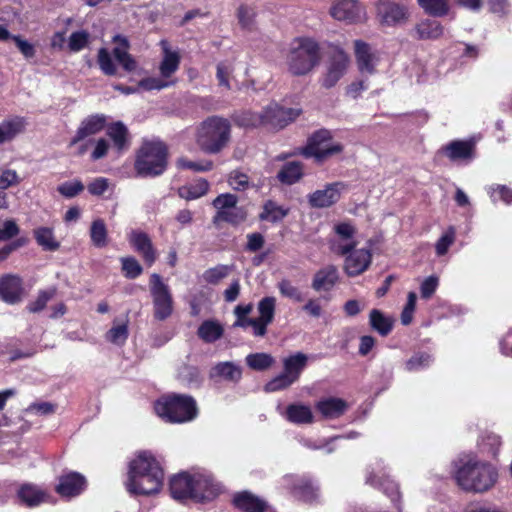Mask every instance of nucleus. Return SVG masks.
I'll use <instances>...</instances> for the list:
<instances>
[{
  "label": "nucleus",
  "instance_id": "1",
  "mask_svg": "<svg viewBox=\"0 0 512 512\" xmlns=\"http://www.w3.org/2000/svg\"><path fill=\"white\" fill-rule=\"evenodd\" d=\"M163 480L158 461L150 452L143 451L130 462L126 488L131 494H154L162 488Z\"/></svg>",
  "mask_w": 512,
  "mask_h": 512
},
{
  "label": "nucleus",
  "instance_id": "2",
  "mask_svg": "<svg viewBox=\"0 0 512 512\" xmlns=\"http://www.w3.org/2000/svg\"><path fill=\"white\" fill-rule=\"evenodd\" d=\"M455 479L462 489L469 492L483 493L496 484L498 471L487 462L469 459L457 468Z\"/></svg>",
  "mask_w": 512,
  "mask_h": 512
},
{
  "label": "nucleus",
  "instance_id": "3",
  "mask_svg": "<svg viewBox=\"0 0 512 512\" xmlns=\"http://www.w3.org/2000/svg\"><path fill=\"white\" fill-rule=\"evenodd\" d=\"M230 130L228 120L217 116L209 117L198 126L195 141L203 152L216 154L228 144Z\"/></svg>",
  "mask_w": 512,
  "mask_h": 512
},
{
  "label": "nucleus",
  "instance_id": "4",
  "mask_svg": "<svg viewBox=\"0 0 512 512\" xmlns=\"http://www.w3.org/2000/svg\"><path fill=\"white\" fill-rule=\"evenodd\" d=\"M156 414L169 423H185L196 418V402L186 395L163 396L154 405Z\"/></svg>",
  "mask_w": 512,
  "mask_h": 512
},
{
  "label": "nucleus",
  "instance_id": "5",
  "mask_svg": "<svg viewBox=\"0 0 512 512\" xmlns=\"http://www.w3.org/2000/svg\"><path fill=\"white\" fill-rule=\"evenodd\" d=\"M318 43L310 38H297L287 56L288 69L293 75H306L320 62Z\"/></svg>",
  "mask_w": 512,
  "mask_h": 512
},
{
  "label": "nucleus",
  "instance_id": "6",
  "mask_svg": "<svg viewBox=\"0 0 512 512\" xmlns=\"http://www.w3.org/2000/svg\"><path fill=\"white\" fill-rule=\"evenodd\" d=\"M300 114L299 109L285 108L282 105L272 102L265 106L260 113L245 112L240 122L244 126H270L283 128L294 121Z\"/></svg>",
  "mask_w": 512,
  "mask_h": 512
},
{
  "label": "nucleus",
  "instance_id": "7",
  "mask_svg": "<svg viewBox=\"0 0 512 512\" xmlns=\"http://www.w3.org/2000/svg\"><path fill=\"white\" fill-rule=\"evenodd\" d=\"M167 165V150L160 141H145L138 151L135 169L141 176L161 175Z\"/></svg>",
  "mask_w": 512,
  "mask_h": 512
},
{
  "label": "nucleus",
  "instance_id": "8",
  "mask_svg": "<svg viewBox=\"0 0 512 512\" xmlns=\"http://www.w3.org/2000/svg\"><path fill=\"white\" fill-rule=\"evenodd\" d=\"M342 150L343 146L333 140L331 132L322 129L309 137L306 146L302 149V154L307 158H314L320 163L340 154Z\"/></svg>",
  "mask_w": 512,
  "mask_h": 512
},
{
  "label": "nucleus",
  "instance_id": "9",
  "mask_svg": "<svg viewBox=\"0 0 512 512\" xmlns=\"http://www.w3.org/2000/svg\"><path fill=\"white\" fill-rule=\"evenodd\" d=\"M357 228L351 221H340L334 224L329 239V249L341 257L358 247Z\"/></svg>",
  "mask_w": 512,
  "mask_h": 512
},
{
  "label": "nucleus",
  "instance_id": "10",
  "mask_svg": "<svg viewBox=\"0 0 512 512\" xmlns=\"http://www.w3.org/2000/svg\"><path fill=\"white\" fill-rule=\"evenodd\" d=\"M238 198L230 193H225L217 196L212 204L216 209V214L213 218V223L227 222L237 225L245 221L247 212L244 207L238 206Z\"/></svg>",
  "mask_w": 512,
  "mask_h": 512
},
{
  "label": "nucleus",
  "instance_id": "11",
  "mask_svg": "<svg viewBox=\"0 0 512 512\" xmlns=\"http://www.w3.org/2000/svg\"><path fill=\"white\" fill-rule=\"evenodd\" d=\"M150 292L153 299L154 317L160 321L170 317L173 312V298L168 285L156 273L150 277Z\"/></svg>",
  "mask_w": 512,
  "mask_h": 512
},
{
  "label": "nucleus",
  "instance_id": "12",
  "mask_svg": "<svg viewBox=\"0 0 512 512\" xmlns=\"http://www.w3.org/2000/svg\"><path fill=\"white\" fill-rule=\"evenodd\" d=\"M329 15L347 24L362 23L367 19L364 7L357 0H333Z\"/></svg>",
  "mask_w": 512,
  "mask_h": 512
},
{
  "label": "nucleus",
  "instance_id": "13",
  "mask_svg": "<svg viewBox=\"0 0 512 512\" xmlns=\"http://www.w3.org/2000/svg\"><path fill=\"white\" fill-rule=\"evenodd\" d=\"M350 65V58L346 52L339 49L328 59L325 72L321 77V85L330 89L346 74Z\"/></svg>",
  "mask_w": 512,
  "mask_h": 512
},
{
  "label": "nucleus",
  "instance_id": "14",
  "mask_svg": "<svg viewBox=\"0 0 512 512\" xmlns=\"http://www.w3.org/2000/svg\"><path fill=\"white\" fill-rule=\"evenodd\" d=\"M346 189L343 182H333L324 185L307 195V200L312 208H329L336 204Z\"/></svg>",
  "mask_w": 512,
  "mask_h": 512
},
{
  "label": "nucleus",
  "instance_id": "15",
  "mask_svg": "<svg viewBox=\"0 0 512 512\" xmlns=\"http://www.w3.org/2000/svg\"><path fill=\"white\" fill-rule=\"evenodd\" d=\"M341 257L343 258L342 269L348 277L363 274L372 263V251L367 247H356Z\"/></svg>",
  "mask_w": 512,
  "mask_h": 512
},
{
  "label": "nucleus",
  "instance_id": "16",
  "mask_svg": "<svg viewBox=\"0 0 512 512\" xmlns=\"http://www.w3.org/2000/svg\"><path fill=\"white\" fill-rule=\"evenodd\" d=\"M222 491V486L209 474L194 473L193 497L198 502L216 498Z\"/></svg>",
  "mask_w": 512,
  "mask_h": 512
},
{
  "label": "nucleus",
  "instance_id": "17",
  "mask_svg": "<svg viewBox=\"0 0 512 512\" xmlns=\"http://www.w3.org/2000/svg\"><path fill=\"white\" fill-rule=\"evenodd\" d=\"M377 15L383 25L395 26L405 23L409 13L405 5L383 1L377 6Z\"/></svg>",
  "mask_w": 512,
  "mask_h": 512
},
{
  "label": "nucleus",
  "instance_id": "18",
  "mask_svg": "<svg viewBox=\"0 0 512 512\" xmlns=\"http://www.w3.org/2000/svg\"><path fill=\"white\" fill-rule=\"evenodd\" d=\"M354 52L357 67L362 74L371 75L376 72L379 56L369 44L362 40H356L354 42Z\"/></svg>",
  "mask_w": 512,
  "mask_h": 512
},
{
  "label": "nucleus",
  "instance_id": "19",
  "mask_svg": "<svg viewBox=\"0 0 512 512\" xmlns=\"http://www.w3.org/2000/svg\"><path fill=\"white\" fill-rule=\"evenodd\" d=\"M22 280L14 274L0 277V299L7 304H16L22 297Z\"/></svg>",
  "mask_w": 512,
  "mask_h": 512
},
{
  "label": "nucleus",
  "instance_id": "20",
  "mask_svg": "<svg viewBox=\"0 0 512 512\" xmlns=\"http://www.w3.org/2000/svg\"><path fill=\"white\" fill-rule=\"evenodd\" d=\"M86 487V480L83 475L77 472H70L59 478L56 492L65 498L79 495Z\"/></svg>",
  "mask_w": 512,
  "mask_h": 512
},
{
  "label": "nucleus",
  "instance_id": "21",
  "mask_svg": "<svg viewBox=\"0 0 512 512\" xmlns=\"http://www.w3.org/2000/svg\"><path fill=\"white\" fill-rule=\"evenodd\" d=\"M194 474L180 473L170 480V492L176 500L192 499Z\"/></svg>",
  "mask_w": 512,
  "mask_h": 512
},
{
  "label": "nucleus",
  "instance_id": "22",
  "mask_svg": "<svg viewBox=\"0 0 512 512\" xmlns=\"http://www.w3.org/2000/svg\"><path fill=\"white\" fill-rule=\"evenodd\" d=\"M106 125V116L102 114L91 115L85 118L77 129L76 135L71 140L70 145L82 141L83 139L95 135L103 130Z\"/></svg>",
  "mask_w": 512,
  "mask_h": 512
},
{
  "label": "nucleus",
  "instance_id": "23",
  "mask_svg": "<svg viewBox=\"0 0 512 512\" xmlns=\"http://www.w3.org/2000/svg\"><path fill=\"white\" fill-rule=\"evenodd\" d=\"M17 497L27 507H36L47 501L48 494L41 487L32 483H23L17 490Z\"/></svg>",
  "mask_w": 512,
  "mask_h": 512
},
{
  "label": "nucleus",
  "instance_id": "24",
  "mask_svg": "<svg viewBox=\"0 0 512 512\" xmlns=\"http://www.w3.org/2000/svg\"><path fill=\"white\" fill-rule=\"evenodd\" d=\"M129 242L135 250L142 255L145 262L151 266L156 260V252L152 246V242L146 233L140 231H132L129 235Z\"/></svg>",
  "mask_w": 512,
  "mask_h": 512
},
{
  "label": "nucleus",
  "instance_id": "25",
  "mask_svg": "<svg viewBox=\"0 0 512 512\" xmlns=\"http://www.w3.org/2000/svg\"><path fill=\"white\" fill-rule=\"evenodd\" d=\"M339 281V271L334 265H327L318 270L312 281L315 291H330Z\"/></svg>",
  "mask_w": 512,
  "mask_h": 512
},
{
  "label": "nucleus",
  "instance_id": "26",
  "mask_svg": "<svg viewBox=\"0 0 512 512\" xmlns=\"http://www.w3.org/2000/svg\"><path fill=\"white\" fill-rule=\"evenodd\" d=\"M276 307V299L274 297H265L258 303L259 317L258 336H264L267 332V326L273 321Z\"/></svg>",
  "mask_w": 512,
  "mask_h": 512
},
{
  "label": "nucleus",
  "instance_id": "27",
  "mask_svg": "<svg viewBox=\"0 0 512 512\" xmlns=\"http://www.w3.org/2000/svg\"><path fill=\"white\" fill-rule=\"evenodd\" d=\"M163 50V59L160 63V74L163 78L170 77L173 73L178 70L180 63V55L178 51L172 50L169 43L165 40L160 42Z\"/></svg>",
  "mask_w": 512,
  "mask_h": 512
},
{
  "label": "nucleus",
  "instance_id": "28",
  "mask_svg": "<svg viewBox=\"0 0 512 512\" xmlns=\"http://www.w3.org/2000/svg\"><path fill=\"white\" fill-rule=\"evenodd\" d=\"M348 405L340 398L329 397L317 402L316 409L326 419H335L340 417L346 411Z\"/></svg>",
  "mask_w": 512,
  "mask_h": 512
},
{
  "label": "nucleus",
  "instance_id": "29",
  "mask_svg": "<svg viewBox=\"0 0 512 512\" xmlns=\"http://www.w3.org/2000/svg\"><path fill=\"white\" fill-rule=\"evenodd\" d=\"M113 40L116 44V47L113 49V55L115 59L126 71H134L137 67V64L134 58L128 53V40L120 35H116Z\"/></svg>",
  "mask_w": 512,
  "mask_h": 512
},
{
  "label": "nucleus",
  "instance_id": "30",
  "mask_svg": "<svg viewBox=\"0 0 512 512\" xmlns=\"http://www.w3.org/2000/svg\"><path fill=\"white\" fill-rule=\"evenodd\" d=\"M366 481L372 486L381 488L392 501H397L400 498L398 484L389 479L386 475L382 474L380 476L373 472L367 477Z\"/></svg>",
  "mask_w": 512,
  "mask_h": 512
},
{
  "label": "nucleus",
  "instance_id": "31",
  "mask_svg": "<svg viewBox=\"0 0 512 512\" xmlns=\"http://www.w3.org/2000/svg\"><path fill=\"white\" fill-rule=\"evenodd\" d=\"M234 504L245 512H263L266 503L249 492H241L234 497Z\"/></svg>",
  "mask_w": 512,
  "mask_h": 512
},
{
  "label": "nucleus",
  "instance_id": "32",
  "mask_svg": "<svg viewBox=\"0 0 512 512\" xmlns=\"http://www.w3.org/2000/svg\"><path fill=\"white\" fill-rule=\"evenodd\" d=\"M308 362V356L298 352L283 360L284 372L296 382Z\"/></svg>",
  "mask_w": 512,
  "mask_h": 512
},
{
  "label": "nucleus",
  "instance_id": "33",
  "mask_svg": "<svg viewBox=\"0 0 512 512\" xmlns=\"http://www.w3.org/2000/svg\"><path fill=\"white\" fill-rule=\"evenodd\" d=\"M37 244L45 251H56L60 247V242L56 239L52 227L41 226L33 231Z\"/></svg>",
  "mask_w": 512,
  "mask_h": 512
},
{
  "label": "nucleus",
  "instance_id": "34",
  "mask_svg": "<svg viewBox=\"0 0 512 512\" xmlns=\"http://www.w3.org/2000/svg\"><path fill=\"white\" fill-rule=\"evenodd\" d=\"M415 31L421 40H435L443 34V26L436 20L426 19L419 22Z\"/></svg>",
  "mask_w": 512,
  "mask_h": 512
},
{
  "label": "nucleus",
  "instance_id": "35",
  "mask_svg": "<svg viewBox=\"0 0 512 512\" xmlns=\"http://www.w3.org/2000/svg\"><path fill=\"white\" fill-rule=\"evenodd\" d=\"M286 418L296 424H310L314 420L312 410L304 404H291L286 409Z\"/></svg>",
  "mask_w": 512,
  "mask_h": 512
},
{
  "label": "nucleus",
  "instance_id": "36",
  "mask_svg": "<svg viewBox=\"0 0 512 512\" xmlns=\"http://www.w3.org/2000/svg\"><path fill=\"white\" fill-rule=\"evenodd\" d=\"M207 180L200 178L190 185L182 186L178 189V195L185 200H195L204 196L209 190Z\"/></svg>",
  "mask_w": 512,
  "mask_h": 512
},
{
  "label": "nucleus",
  "instance_id": "37",
  "mask_svg": "<svg viewBox=\"0 0 512 512\" xmlns=\"http://www.w3.org/2000/svg\"><path fill=\"white\" fill-rule=\"evenodd\" d=\"M107 135L113 141V146L122 152L128 145V129L122 122H115L108 126Z\"/></svg>",
  "mask_w": 512,
  "mask_h": 512
},
{
  "label": "nucleus",
  "instance_id": "38",
  "mask_svg": "<svg viewBox=\"0 0 512 512\" xmlns=\"http://www.w3.org/2000/svg\"><path fill=\"white\" fill-rule=\"evenodd\" d=\"M445 152L452 161L472 158L473 144L469 141H452L445 147Z\"/></svg>",
  "mask_w": 512,
  "mask_h": 512
},
{
  "label": "nucleus",
  "instance_id": "39",
  "mask_svg": "<svg viewBox=\"0 0 512 512\" xmlns=\"http://www.w3.org/2000/svg\"><path fill=\"white\" fill-rule=\"evenodd\" d=\"M224 329L222 325L215 320H206L198 328V336L206 343H213L220 339Z\"/></svg>",
  "mask_w": 512,
  "mask_h": 512
},
{
  "label": "nucleus",
  "instance_id": "40",
  "mask_svg": "<svg viewBox=\"0 0 512 512\" xmlns=\"http://www.w3.org/2000/svg\"><path fill=\"white\" fill-rule=\"evenodd\" d=\"M91 243L97 248H104L109 243L107 226L103 219H96L90 226Z\"/></svg>",
  "mask_w": 512,
  "mask_h": 512
},
{
  "label": "nucleus",
  "instance_id": "41",
  "mask_svg": "<svg viewBox=\"0 0 512 512\" xmlns=\"http://www.w3.org/2000/svg\"><path fill=\"white\" fill-rule=\"evenodd\" d=\"M369 323L371 327L380 335L386 336L393 327V319L384 315L380 310L373 309L369 315Z\"/></svg>",
  "mask_w": 512,
  "mask_h": 512
},
{
  "label": "nucleus",
  "instance_id": "42",
  "mask_svg": "<svg viewBox=\"0 0 512 512\" xmlns=\"http://www.w3.org/2000/svg\"><path fill=\"white\" fill-rule=\"evenodd\" d=\"M24 127L25 122L19 117L4 121L0 124V143L12 140L24 130Z\"/></svg>",
  "mask_w": 512,
  "mask_h": 512
},
{
  "label": "nucleus",
  "instance_id": "43",
  "mask_svg": "<svg viewBox=\"0 0 512 512\" xmlns=\"http://www.w3.org/2000/svg\"><path fill=\"white\" fill-rule=\"evenodd\" d=\"M288 214V209L278 205L274 201H267L263 205V210L259 215L262 221L278 222L281 221Z\"/></svg>",
  "mask_w": 512,
  "mask_h": 512
},
{
  "label": "nucleus",
  "instance_id": "44",
  "mask_svg": "<svg viewBox=\"0 0 512 512\" xmlns=\"http://www.w3.org/2000/svg\"><path fill=\"white\" fill-rule=\"evenodd\" d=\"M303 175V167L299 162H289L279 171L278 178L286 184L297 182Z\"/></svg>",
  "mask_w": 512,
  "mask_h": 512
},
{
  "label": "nucleus",
  "instance_id": "45",
  "mask_svg": "<svg viewBox=\"0 0 512 512\" xmlns=\"http://www.w3.org/2000/svg\"><path fill=\"white\" fill-rule=\"evenodd\" d=\"M128 338V325L125 322L114 321L106 334V339L118 346L123 345Z\"/></svg>",
  "mask_w": 512,
  "mask_h": 512
},
{
  "label": "nucleus",
  "instance_id": "46",
  "mask_svg": "<svg viewBox=\"0 0 512 512\" xmlns=\"http://www.w3.org/2000/svg\"><path fill=\"white\" fill-rule=\"evenodd\" d=\"M212 376H219L230 381H238L241 378V370L233 363L224 362L213 368Z\"/></svg>",
  "mask_w": 512,
  "mask_h": 512
},
{
  "label": "nucleus",
  "instance_id": "47",
  "mask_svg": "<svg viewBox=\"0 0 512 512\" xmlns=\"http://www.w3.org/2000/svg\"><path fill=\"white\" fill-rule=\"evenodd\" d=\"M247 365L253 370H266L274 363V358L267 353H253L246 357Z\"/></svg>",
  "mask_w": 512,
  "mask_h": 512
},
{
  "label": "nucleus",
  "instance_id": "48",
  "mask_svg": "<svg viewBox=\"0 0 512 512\" xmlns=\"http://www.w3.org/2000/svg\"><path fill=\"white\" fill-rule=\"evenodd\" d=\"M234 72V67L231 62H221L217 65L216 78L218 80V86L223 88L224 90H230L231 84L230 81L232 79Z\"/></svg>",
  "mask_w": 512,
  "mask_h": 512
},
{
  "label": "nucleus",
  "instance_id": "49",
  "mask_svg": "<svg viewBox=\"0 0 512 512\" xmlns=\"http://www.w3.org/2000/svg\"><path fill=\"white\" fill-rule=\"evenodd\" d=\"M419 5L430 15L443 16L448 12L447 0H418Z\"/></svg>",
  "mask_w": 512,
  "mask_h": 512
},
{
  "label": "nucleus",
  "instance_id": "50",
  "mask_svg": "<svg viewBox=\"0 0 512 512\" xmlns=\"http://www.w3.org/2000/svg\"><path fill=\"white\" fill-rule=\"evenodd\" d=\"M231 271V267L228 265H218L216 267L206 270L203 274V278L210 284H216L223 278L227 277Z\"/></svg>",
  "mask_w": 512,
  "mask_h": 512
},
{
  "label": "nucleus",
  "instance_id": "51",
  "mask_svg": "<svg viewBox=\"0 0 512 512\" xmlns=\"http://www.w3.org/2000/svg\"><path fill=\"white\" fill-rule=\"evenodd\" d=\"M58 192L67 198H72L84 190V185L80 180L74 179L60 184Z\"/></svg>",
  "mask_w": 512,
  "mask_h": 512
},
{
  "label": "nucleus",
  "instance_id": "52",
  "mask_svg": "<svg viewBox=\"0 0 512 512\" xmlns=\"http://www.w3.org/2000/svg\"><path fill=\"white\" fill-rule=\"evenodd\" d=\"M176 164L179 169H188L195 172L209 171L213 166L211 161L194 162L184 157L179 158Z\"/></svg>",
  "mask_w": 512,
  "mask_h": 512
},
{
  "label": "nucleus",
  "instance_id": "53",
  "mask_svg": "<svg viewBox=\"0 0 512 512\" xmlns=\"http://www.w3.org/2000/svg\"><path fill=\"white\" fill-rule=\"evenodd\" d=\"M293 383L294 380L291 379L285 372H283L265 385V391L276 392L288 388Z\"/></svg>",
  "mask_w": 512,
  "mask_h": 512
},
{
  "label": "nucleus",
  "instance_id": "54",
  "mask_svg": "<svg viewBox=\"0 0 512 512\" xmlns=\"http://www.w3.org/2000/svg\"><path fill=\"white\" fill-rule=\"evenodd\" d=\"M455 241V229L449 227L448 230L440 237L435 245L436 253L439 256H443L447 253L449 247Z\"/></svg>",
  "mask_w": 512,
  "mask_h": 512
},
{
  "label": "nucleus",
  "instance_id": "55",
  "mask_svg": "<svg viewBox=\"0 0 512 512\" xmlns=\"http://www.w3.org/2000/svg\"><path fill=\"white\" fill-rule=\"evenodd\" d=\"M98 64L100 69L106 75H115L116 74V66L113 63L112 57L107 49L101 48L98 51Z\"/></svg>",
  "mask_w": 512,
  "mask_h": 512
},
{
  "label": "nucleus",
  "instance_id": "56",
  "mask_svg": "<svg viewBox=\"0 0 512 512\" xmlns=\"http://www.w3.org/2000/svg\"><path fill=\"white\" fill-rule=\"evenodd\" d=\"M294 495L303 501L311 502L317 498V488L311 483L302 482L295 488Z\"/></svg>",
  "mask_w": 512,
  "mask_h": 512
},
{
  "label": "nucleus",
  "instance_id": "57",
  "mask_svg": "<svg viewBox=\"0 0 512 512\" xmlns=\"http://www.w3.org/2000/svg\"><path fill=\"white\" fill-rule=\"evenodd\" d=\"M89 41V34L85 31L73 32L69 37L68 46L73 52H78L86 47Z\"/></svg>",
  "mask_w": 512,
  "mask_h": 512
},
{
  "label": "nucleus",
  "instance_id": "58",
  "mask_svg": "<svg viewBox=\"0 0 512 512\" xmlns=\"http://www.w3.org/2000/svg\"><path fill=\"white\" fill-rule=\"evenodd\" d=\"M501 443L502 442L500 436L494 433H487L485 436H483L480 446L483 450H487L493 456H496L498 454Z\"/></svg>",
  "mask_w": 512,
  "mask_h": 512
},
{
  "label": "nucleus",
  "instance_id": "59",
  "mask_svg": "<svg viewBox=\"0 0 512 512\" xmlns=\"http://www.w3.org/2000/svg\"><path fill=\"white\" fill-rule=\"evenodd\" d=\"M121 262H122V269L127 278L134 279L142 273V267L135 258H132V257L122 258Z\"/></svg>",
  "mask_w": 512,
  "mask_h": 512
},
{
  "label": "nucleus",
  "instance_id": "60",
  "mask_svg": "<svg viewBox=\"0 0 512 512\" xmlns=\"http://www.w3.org/2000/svg\"><path fill=\"white\" fill-rule=\"evenodd\" d=\"M240 25L245 29H250L253 26L255 11L247 5H241L237 12Z\"/></svg>",
  "mask_w": 512,
  "mask_h": 512
},
{
  "label": "nucleus",
  "instance_id": "61",
  "mask_svg": "<svg viewBox=\"0 0 512 512\" xmlns=\"http://www.w3.org/2000/svg\"><path fill=\"white\" fill-rule=\"evenodd\" d=\"M229 185L234 190H246L250 187L249 177L243 172L233 171L229 176Z\"/></svg>",
  "mask_w": 512,
  "mask_h": 512
},
{
  "label": "nucleus",
  "instance_id": "62",
  "mask_svg": "<svg viewBox=\"0 0 512 512\" xmlns=\"http://www.w3.org/2000/svg\"><path fill=\"white\" fill-rule=\"evenodd\" d=\"M431 361H432V359L429 354L419 353V354L414 355L407 361L406 368L409 371H416V370H419V369L429 366Z\"/></svg>",
  "mask_w": 512,
  "mask_h": 512
},
{
  "label": "nucleus",
  "instance_id": "63",
  "mask_svg": "<svg viewBox=\"0 0 512 512\" xmlns=\"http://www.w3.org/2000/svg\"><path fill=\"white\" fill-rule=\"evenodd\" d=\"M278 289L282 296L290 298L294 301L300 302L302 301L301 292L297 287L292 285V283L288 280H282L278 284Z\"/></svg>",
  "mask_w": 512,
  "mask_h": 512
},
{
  "label": "nucleus",
  "instance_id": "64",
  "mask_svg": "<svg viewBox=\"0 0 512 512\" xmlns=\"http://www.w3.org/2000/svg\"><path fill=\"white\" fill-rule=\"evenodd\" d=\"M489 193L493 202L498 200H502L506 204L512 202V190L505 186L497 185L496 187H491Z\"/></svg>",
  "mask_w": 512,
  "mask_h": 512
}]
</instances>
